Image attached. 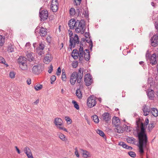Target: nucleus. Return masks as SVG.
I'll return each mask as SVG.
<instances>
[{
    "mask_svg": "<svg viewBox=\"0 0 158 158\" xmlns=\"http://www.w3.org/2000/svg\"><path fill=\"white\" fill-rule=\"evenodd\" d=\"M147 94L148 98L151 100L153 99L155 97L154 91L152 89H149L147 92Z\"/></svg>",
    "mask_w": 158,
    "mask_h": 158,
    "instance_id": "obj_22",
    "label": "nucleus"
},
{
    "mask_svg": "<svg viewBox=\"0 0 158 158\" xmlns=\"http://www.w3.org/2000/svg\"><path fill=\"white\" fill-rule=\"evenodd\" d=\"M127 142L130 143H134L135 142V139L133 137H128L127 139Z\"/></svg>",
    "mask_w": 158,
    "mask_h": 158,
    "instance_id": "obj_33",
    "label": "nucleus"
},
{
    "mask_svg": "<svg viewBox=\"0 0 158 158\" xmlns=\"http://www.w3.org/2000/svg\"><path fill=\"white\" fill-rule=\"evenodd\" d=\"M152 80V79L151 78H149L148 79V83H150V85L153 84V82H151V81Z\"/></svg>",
    "mask_w": 158,
    "mask_h": 158,
    "instance_id": "obj_61",
    "label": "nucleus"
},
{
    "mask_svg": "<svg viewBox=\"0 0 158 158\" xmlns=\"http://www.w3.org/2000/svg\"><path fill=\"white\" fill-rule=\"evenodd\" d=\"M83 15H84V16L86 18H88V16H89L88 11L87 10L86 8L85 10L84 9V11L83 13Z\"/></svg>",
    "mask_w": 158,
    "mask_h": 158,
    "instance_id": "obj_43",
    "label": "nucleus"
},
{
    "mask_svg": "<svg viewBox=\"0 0 158 158\" xmlns=\"http://www.w3.org/2000/svg\"><path fill=\"white\" fill-rule=\"evenodd\" d=\"M57 128L59 129L60 127L63 125V122L62 120L60 118H55L54 122Z\"/></svg>",
    "mask_w": 158,
    "mask_h": 158,
    "instance_id": "obj_16",
    "label": "nucleus"
},
{
    "mask_svg": "<svg viewBox=\"0 0 158 158\" xmlns=\"http://www.w3.org/2000/svg\"><path fill=\"white\" fill-rule=\"evenodd\" d=\"M68 24L71 29H74L75 28L76 32L77 33L83 34L85 32V24L83 20L76 21L74 19H71Z\"/></svg>",
    "mask_w": 158,
    "mask_h": 158,
    "instance_id": "obj_2",
    "label": "nucleus"
},
{
    "mask_svg": "<svg viewBox=\"0 0 158 158\" xmlns=\"http://www.w3.org/2000/svg\"><path fill=\"white\" fill-rule=\"evenodd\" d=\"M44 46L42 43H40L39 47L36 48L37 52L39 55H41L42 54V51L44 48Z\"/></svg>",
    "mask_w": 158,
    "mask_h": 158,
    "instance_id": "obj_23",
    "label": "nucleus"
},
{
    "mask_svg": "<svg viewBox=\"0 0 158 158\" xmlns=\"http://www.w3.org/2000/svg\"><path fill=\"white\" fill-rule=\"evenodd\" d=\"M72 103L73 104L74 107L77 110H79V105H78L77 103L74 100H73L72 101Z\"/></svg>",
    "mask_w": 158,
    "mask_h": 158,
    "instance_id": "obj_40",
    "label": "nucleus"
},
{
    "mask_svg": "<svg viewBox=\"0 0 158 158\" xmlns=\"http://www.w3.org/2000/svg\"><path fill=\"white\" fill-rule=\"evenodd\" d=\"M154 127V124L153 123H150L148 126V129L150 131Z\"/></svg>",
    "mask_w": 158,
    "mask_h": 158,
    "instance_id": "obj_45",
    "label": "nucleus"
},
{
    "mask_svg": "<svg viewBox=\"0 0 158 158\" xmlns=\"http://www.w3.org/2000/svg\"><path fill=\"white\" fill-rule=\"evenodd\" d=\"M141 131L138 133L139 138V152L140 154H143L144 152V149L147 148L148 138L145 133V129L144 127L143 124L141 123L140 125Z\"/></svg>",
    "mask_w": 158,
    "mask_h": 158,
    "instance_id": "obj_1",
    "label": "nucleus"
},
{
    "mask_svg": "<svg viewBox=\"0 0 158 158\" xmlns=\"http://www.w3.org/2000/svg\"><path fill=\"white\" fill-rule=\"evenodd\" d=\"M39 100L37 99L35 102H34V103L35 104H37L39 102Z\"/></svg>",
    "mask_w": 158,
    "mask_h": 158,
    "instance_id": "obj_64",
    "label": "nucleus"
},
{
    "mask_svg": "<svg viewBox=\"0 0 158 158\" xmlns=\"http://www.w3.org/2000/svg\"><path fill=\"white\" fill-rule=\"evenodd\" d=\"M95 98L94 96H91L89 97L87 100V104L88 106L91 108L95 106L96 104Z\"/></svg>",
    "mask_w": 158,
    "mask_h": 158,
    "instance_id": "obj_8",
    "label": "nucleus"
},
{
    "mask_svg": "<svg viewBox=\"0 0 158 158\" xmlns=\"http://www.w3.org/2000/svg\"><path fill=\"white\" fill-rule=\"evenodd\" d=\"M124 128L123 130L124 131H126L127 132H129L130 131H131L132 130V127H131L130 126H127L126 125H124L123 126Z\"/></svg>",
    "mask_w": 158,
    "mask_h": 158,
    "instance_id": "obj_36",
    "label": "nucleus"
},
{
    "mask_svg": "<svg viewBox=\"0 0 158 158\" xmlns=\"http://www.w3.org/2000/svg\"><path fill=\"white\" fill-rule=\"evenodd\" d=\"M65 119L67 122V123L69 124L71 123L72 122V120L70 118L68 117H65Z\"/></svg>",
    "mask_w": 158,
    "mask_h": 158,
    "instance_id": "obj_48",
    "label": "nucleus"
},
{
    "mask_svg": "<svg viewBox=\"0 0 158 158\" xmlns=\"http://www.w3.org/2000/svg\"><path fill=\"white\" fill-rule=\"evenodd\" d=\"M27 82L28 85H30L31 83V79L30 78H28L27 81Z\"/></svg>",
    "mask_w": 158,
    "mask_h": 158,
    "instance_id": "obj_59",
    "label": "nucleus"
},
{
    "mask_svg": "<svg viewBox=\"0 0 158 158\" xmlns=\"http://www.w3.org/2000/svg\"><path fill=\"white\" fill-rule=\"evenodd\" d=\"M96 132L97 134H98L100 136L106 139V137L104 133L102 131L100 130H96Z\"/></svg>",
    "mask_w": 158,
    "mask_h": 158,
    "instance_id": "obj_34",
    "label": "nucleus"
},
{
    "mask_svg": "<svg viewBox=\"0 0 158 158\" xmlns=\"http://www.w3.org/2000/svg\"><path fill=\"white\" fill-rule=\"evenodd\" d=\"M5 42V38L0 35V46H2Z\"/></svg>",
    "mask_w": 158,
    "mask_h": 158,
    "instance_id": "obj_39",
    "label": "nucleus"
},
{
    "mask_svg": "<svg viewBox=\"0 0 158 158\" xmlns=\"http://www.w3.org/2000/svg\"><path fill=\"white\" fill-rule=\"evenodd\" d=\"M76 5H79L81 2V0H74Z\"/></svg>",
    "mask_w": 158,
    "mask_h": 158,
    "instance_id": "obj_50",
    "label": "nucleus"
},
{
    "mask_svg": "<svg viewBox=\"0 0 158 158\" xmlns=\"http://www.w3.org/2000/svg\"><path fill=\"white\" fill-rule=\"evenodd\" d=\"M76 94L77 98L79 99H81L82 98V94L81 90L80 89H78L76 90Z\"/></svg>",
    "mask_w": 158,
    "mask_h": 158,
    "instance_id": "obj_32",
    "label": "nucleus"
},
{
    "mask_svg": "<svg viewBox=\"0 0 158 158\" xmlns=\"http://www.w3.org/2000/svg\"><path fill=\"white\" fill-rule=\"evenodd\" d=\"M52 60L51 56L47 54L44 58L43 61L45 64H48Z\"/></svg>",
    "mask_w": 158,
    "mask_h": 158,
    "instance_id": "obj_25",
    "label": "nucleus"
},
{
    "mask_svg": "<svg viewBox=\"0 0 158 158\" xmlns=\"http://www.w3.org/2000/svg\"><path fill=\"white\" fill-rule=\"evenodd\" d=\"M75 154L76 155L77 157H79V154L78 152V150L77 149V148H76L75 149Z\"/></svg>",
    "mask_w": 158,
    "mask_h": 158,
    "instance_id": "obj_51",
    "label": "nucleus"
},
{
    "mask_svg": "<svg viewBox=\"0 0 158 158\" xmlns=\"http://www.w3.org/2000/svg\"><path fill=\"white\" fill-rule=\"evenodd\" d=\"M86 41L89 44V46H90V49H91L93 47V43L91 40L90 39V37L86 39Z\"/></svg>",
    "mask_w": 158,
    "mask_h": 158,
    "instance_id": "obj_38",
    "label": "nucleus"
},
{
    "mask_svg": "<svg viewBox=\"0 0 158 158\" xmlns=\"http://www.w3.org/2000/svg\"><path fill=\"white\" fill-rule=\"evenodd\" d=\"M19 65L20 69L23 70H25L27 69V62H23Z\"/></svg>",
    "mask_w": 158,
    "mask_h": 158,
    "instance_id": "obj_26",
    "label": "nucleus"
},
{
    "mask_svg": "<svg viewBox=\"0 0 158 158\" xmlns=\"http://www.w3.org/2000/svg\"><path fill=\"white\" fill-rule=\"evenodd\" d=\"M69 42L70 45L71 47L74 48L76 44H78L79 43V40L77 35L75 34L73 37H70Z\"/></svg>",
    "mask_w": 158,
    "mask_h": 158,
    "instance_id": "obj_7",
    "label": "nucleus"
},
{
    "mask_svg": "<svg viewBox=\"0 0 158 158\" xmlns=\"http://www.w3.org/2000/svg\"><path fill=\"white\" fill-rule=\"evenodd\" d=\"M151 45L156 47L158 45V34L154 35L151 39Z\"/></svg>",
    "mask_w": 158,
    "mask_h": 158,
    "instance_id": "obj_15",
    "label": "nucleus"
},
{
    "mask_svg": "<svg viewBox=\"0 0 158 158\" xmlns=\"http://www.w3.org/2000/svg\"><path fill=\"white\" fill-rule=\"evenodd\" d=\"M70 14L71 16H73L76 14L78 16L81 15L82 13V10L80 9H78L77 10L76 12L75 11V9L74 8H71L69 10Z\"/></svg>",
    "mask_w": 158,
    "mask_h": 158,
    "instance_id": "obj_13",
    "label": "nucleus"
},
{
    "mask_svg": "<svg viewBox=\"0 0 158 158\" xmlns=\"http://www.w3.org/2000/svg\"><path fill=\"white\" fill-rule=\"evenodd\" d=\"M24 152L26 154L28 158H34L29 148L26 147L24 148Z\"/></svg>",
    "mask_w": 158,
    "mask_h": 158,
    "instance_id": "obj_19",
    "label": "nucleus"
},
{
    "mask_svg": "<svg viewBox=\"0 0 158 158\" xmlns=\"http://www.w3.org/2000/svg\"><path fill=\"white\" fill-rule=\"evenodd\" d=\"M142 110L143 113V115L145 116L148 115L150 112V108L148 106L146 105L143 106Z\"/></svg>",
    "mask_w": 158,
    "mask_h": 158,
    "instance_id": "obj_18",
    "label": "nucleus"
},
{
    "mask_svg": "<svg viewBox=\"0 0 158 158\" xmlns=\"http://www.w3.org/2000/svg\"><path fill=\"white\" fill-rule=\"evenodd\" d=\"M59 129L60 130H63V131H64L66 132L68 131L67 129H66L65 128L63 127V125L62 126L60 127L59 128Z\"/></svg>",
    "mask_w": 158,
    "mask_h": 158,
    "instance_id": "obj_57",
    "label": "nucleus"
},
{
    "mask_svg": "<svg viewBox=\"0 0 158 158\" xmlns=\"http://www.w3.org/2000/svg\"><path fill=\"white\" fill-rule=\"evenodd\" d=\"M146 58L147 60H149L150 61V63L152 65H154L156 64V55L155 53H153L152 55L150 56V54L148 53V51H147L146 55Z\"/></svg>",
    "mask_w": 158,
    "mask_h": 158,
    "instance_id": "obj_5",
    "label": "nucleus"
},
{
    "mask_svg": "<svg viewBox=\"0 0 158 158\" xmlns=\"http://www.w3.org/2000/svg\"><path fill=\"white\" fill-rule=\"evenodd\" d=\"M15 148H16V150L17 151L18 154H20V151L19 149L18 148L17 146L15 147Z\"/></svg>",
    "mask_w": 158,
    "mask_h": 158,
    "instance_id": "obj_62",
    "label": "nucleus"
},
{
    "mask_svg": "<svg viewBox=\"0 0 158 158\" xmlns=\"http://www.w3.org/2000/svg\"><path fill=\"white\" fill-rule=\"evenodd\" d=\"M15 48L13 45L10 44L8 46L7 50L9 52H12L14 51Z\"/></svg>",
    "mask_w": 158,
    "mask_h": 158,
    "instance_id": "obj_35",
    "label": "nucleus"
},
{
    "mask_svg": "<svg viewBox=\"0 0 158 158\" xmlns=\"http://www.w3.org/2000/svg\"><path fill=\"white\" fill-rule=\"evenodd\" d=\"M129 155L132 157H135L136 156L135 153L133 152L130 151L128 152Z\"/></svg>",
    "mask_w": 158,
    "mask_h": 158,
    "instance_id": "obj_44",
    "label": "nucleus"
},
{
    "mask_svg": "<svg viewBox=\"0 0 158 158\" xmlns=\"http://www.w3.org/2000/svg\"><path fill=\"white\" fill-rule=\"evenodd\" d=\"M40 17L42 21H44L47 19L48 16V12L45 10H43L40 12Z\"/></svg>",
    "mask_w": 158,
    "mask_h": 158,
    "instance_id": "obj_11",
    "label": "nucleus"
},
{
    "mask_svg": "<svg viewBox=\"0 0 158 158\" xmlns=\"http://www.w3.org/2000/svg\"><path fill=\"white\" fill-rule=\"evenodd\" d=\"M84 72V69L83 68H80L77 73V77H78L77 79V82L81 84V80L83 77V74Z\"/></svg>",
    "mask_w": 158,
    "mask_h": 158,
    "instance_id": "obj_14",
    "label": "nucleus"
},
{
    "mask_svg": "<svg viewBox=\"0 0 158 158\" xmlns=\"http://www.w3.org/2000/svg\"><path fill=\"white\" fill-rule=\"evenodd\" d=\"M30 43L29 42L27 43L25 46V49H29L30 48Z\"/></svg>",
    "mask_w": 158,
    "mask_h": 158,
    "instance_id": "obj_49",
    "label": "nucleus"
},
{
    "mask_svg": "<svg viewBox=\"0 0 158 158\" xmlns=\"http://www.w3.org/2000/svg\"><path fill=\"white\" fill-rule=\"evenodd\" d=\"M82 152V155L84 158H87L90 156L89 152L86 150H84L82 149H80Z\"/></svg>",
    "mask_w": 158,
    "mask_h": 158,
    "instance_id": "obj_29",
    "label": "nucleus"
},
{
    "mask_svg": "<svg viewBox=\"0 0 158 158\" xmlns=\"http://www.w3.org/2000/svg\"><path fill=\"white\" fill-rule=\"evenodd\" d=\"M111 119V116L110 114L108 112L104 113L101 117V119L103 121L108 122Z\"/></svg>",
    "mask_w": 158,
    "mask_h": 158,
    "instance_id": "obj_17",
    "label": "nucleus"
},
{
    "mask_svg": "<svg viewBox=\"0 0 158 158\" xmlns=\"http://www.w3.org/2000/svg\"><path fill=\"white\" fill-rule=\"evenodd\" d=\"M57 0H52L50 5L51 9L53 12H56L58 10Z\"/></svg>",
    "mask_w": 158,
    "mask_h": 158,
    "instance_id": "obj_10",
    "label": "nucleus"
},
{
    "mask_svg": "<svg viewBox=\"0 0 158 158\" xmlns=\"http://www.w3.org/2000/svg\"><path fill=\"white\" fill-rule=\"evenodd\" d=\"M15 73L13 71L10 72L9 74L10 77L11 78H15Z\"/></svg>",
    "mask_w": 158,
    "mask_h": 158,
    "instance_id": "obj_46",
    "label": "nucleus"
},
{
    "mask_svg": "<svg viewBox=\"0 0 158 158\" xmlns=\"http://www.w3.org/2000/svg\"><path fill=\"white\" fill-rule=\"evenodd\" d=\"M43 69L42 66L39 64L34 66L31 70L33 73L38 74L42 71Z\"/></svg>",
    "mask_w": 158,
    "mask_h": 158,
    "instance_id": "obj_6",
    "label": "nucleus"
},
{
    "mask_svg": "<svg viewBox=\"0 0 158 158\" xmlns=\"http://www.w3.org/2000/svg\"><path fill=\"white\" fill-rule=\"evenodd\" d=\"M150 113L152 115L155 117H156L158 116V111L157 110L154 108H152L150 110Z\"/></svg>",
    "mask_w": 158,
    "mask_h": 158,
    "instance_id": "obj_28",
    "label": "nucleus"
},
{
    "mask_svg": "<svg viewBox=\"0 0 158 158\" xmlns=\"http://www.w3.org/2000/svg\"><path fill=\"white\" fill-rule=\"evenodd\" d=\"M118 145L126 149H127V147H128V145H127L124 142H119Z\"/></svg>",
    "mask_w": 158,
    "mask_h": 158,
    "instance_id": "obj_41",
    "label": "nucleus"
},
{
    "mask_svg": "<svg viewBox=\"0 0 158 158\" xmlns=\"http://www.w3.org/2000/svg\"><path fill=\"white\" fill-rule=\"evenodd\" d=\"M33 53L31 52H29L28 51H27L26 53V56L27 57L26 59H27L29 61H31L33 60L34 59V58L32 56V54Z\"/></svg>",
    "mask_w": 158,
    "mask_h": 158,
    "instance_id": "obj_24",
    "label": "nucleus"
},
{
    "mask_svg": "<svg viewBox=\"0 0 158 158\" xmlns=\"http://www.w3.org/2000/svg\"><path fill=\"white\" fill-rule=\"evenodd\" d=\"M25 62H27L26 58L24 56H21L18 59L19 64Z\"/></svg>",
    "mask_w": 158,
    "mask_h": 158,
    "instance_id": "obj_30",
    "label": "nucleus"
},
{
    "mask_svg": "<svg viewBox=\"0 0 158 158\" xmlns=\"http://www.w3.org/2000/svg\"><path fill=\"white\" fill-rule=\"evenodd\" d=\"M93 120L96 123H98L99 122V120L97 115H94L92 116L91 117Z\"/></svg>",
    "mask_w": 158,
    "mask_h": 158,
    "instance_id": "obj_37",
    "label": "nucleus"
},
{
    "mask_svg": "<svg viewBox=\"0 0 158 158\" xmlns=\"http://www.w3.org/2000/svg\"><path fill=\"white\" fill-rule=\"evenodd\" d=\"M83 53V56H84L85 60L87 61H88L90 57V54L89 51L87 49H84V52Z\"/></svg>",
    "mask_w": 158,
    "mask_h": 158,
    "instance_id": "obj_20",
    "label": "nucleus"
},
{
    "mask_svg": "<svg viewBox=\"0 0 158 158\" xmlns=\"http://www.w3.org/2000/svg\"><path fill=\"white\" fill-rule=\"evenodd\" d=\"M53 70V67L52 64L50 65V68L49 70L48 71V72L49 73H51Z\"/></svg>",
    "mask_w": 158,
    "mask_h": 158,
    "instance_id": "obj_55",
    "label": "nucleus"
},
{
    "mask_svg": "<svg viewBox=\"0 0 158 158\" xmlns=\"http://www.w3.org/2000/svg\"><path fill=\"white\" fill-rule=\"evenodd\" d=\"M43 86L42 85L40 84H37L35 86V89L36 90H39L42 88Z\"/></svg>",
    "mask_w": 158,
    "mask_h": 158,
    "instance_id": "obj_42",
    "label": "nucleus"
},
{
    "mask_svg": "<svg viewBox=\"0 0 158 158\" xmlns=\"http://www.w3.org/2000/svg\"><path fill=\"white\" fill-rule=\"evenodd\" d=\"M85 37L86 39H87L88 38H89L90 37L89 36V33L86 32L85 34Z\"/></svg>",
    "mask_w": 158,
    "mask_h": 158,
    "instance_id": "obj_58",
    "label": "nucleus"
},
{
    "mask_svg": "<svg viewBox=\"0 0 158 158\" xmlns=\"http://www.w3.org/2000/svg\"><path fill=\"white\" fill-rule=\"evenodd\" d=\"M5 62V59L2 56H0V63L4 64Z\"/></svg>",
    "mask_w": 158,
    "mask_h": 158,
    "instance_id": "obj_54",
    "label": "nucleus"
},
{
    "mask_svg": "<svg viewBox=\"0 0 158 158\" xmlns=\"http://www.w3.org/2000/svg\"><path fill=\"white\" fill-rule=\"evenodd\" d=\"M115 127L116 128H114V131L115 132L118 133L123 132L124 131L123 129V128L122 127L119 126V125Z\"/></svg>",
    "mask_w": 158,
    "mask_h": 158,
    "instance_id": "obj_27",
    "label": "nucleus"
},
{
    "mask_svg": "<svg viewBox=\"0 0 158 158\" xmlns=\"http://www.w3.org/2000/svg\"><path fill=\"white\" fill-rule=\"evenodd\" d=\"M112 123L115 127L117 126L120 124V120L118 117H114L112 119Z\"/></svg>",
    "mask_w": 158,
    "mask_h": 158,
    "instance_id": "obj_21",
    "label": "nucleus"
},
{
    "mask_svg": "<svg viewBox=\"0 0 158 158\" xmlns=\"http://www.w3.org/2000/svg\"><path fill=\"white\" fill-rule=\"evenodd\" d=\"M149 123V120L148 118H146L145 121V125L147 126Z\"/></svg>",
    "mask_w": 158,
    "mask_h": 158,
    "instance_id": "obj_60",
    "label": "nucleus"
},
{
    "mask_svg": "<svg viewBox=\"0 0 158 158\" xmlns=\"http://www.w3.org/2000/svg\"><path fill=\"white\" fill-rule=\"evenodd\" d=\"M51 83V84H52L56 80V77L55 76L53 75L50 78Z\"/></svg>",
    "mask_w": 158,
    "mask_h": 158,
    "instance_id": "obj_47",
    "label": "nucleus"
},
{
    "mask_svg": "<svg viewBox=\"0 0 158 158\" xmlns=\"http://www.w3.org/2000/svg\"><path fill=\"white\" fill-rule=\"evenodd\" d=\"M78 77L77 76V72H73L72 74L70 79V81L71 84L73 85L77 81Z\"/></svg>",
    "mask_w": 158,
    "mask_h": 158,
    "instance_id": "obj_12",
    "label": "nucleus"
},
{
    "mask_svg": "<svg viewBox=\"0 0 158 158\" xmlns=\"http://www.w3.org/2000/svg\"><path fill=\"white\" fill-rule=\"evenodd\" d=\"M84 81L86 86H89L91 85L93 82V80L90 74L87 73L85 75Z\"/></svg>",
    "mask_w": 158,
    "mask_h": 158,
    "instance_id": "obj_9",
    "label": "nucleus"
},
{
    "mask_svg": "<svg viewBox=\"0 0 158 158\" xmlns=\"http://www.w3.org/2000/svg\"><path fill=\"white\" fill-rule=\"evenodd\" d=\"M57 135L59 136V137L63 141H65L67 140V138L63 134L60 133H58Z\"/></svg>",
    "mask_w": 158,
    "mask_h": 158,
    "instance_id": "obj_31",
    "label": "nucleus"
},
{
    "mask_svg": "<svg viewBox=\"0 0 158 158\" xmlns=\"http://www.w3.org/2000/svg\"><path fill=\"white\" fill-rule=\"evenodd\" d=\"M66 79V75L64 74H62V79L64 81H65Z\"/></svg>",
    "mask_w": 158,
    "mask_h": 158,
    "instance_id": "obj_56",
    "label": "nucleus"
},
{
    "mask_svg": "<svg viewBox=\"0 0 158 158\" xmlns=\"http://www.w3.org/2000/svg\"><path fill=\"white\" fill-rule=\"evenodd\" d=\"M77 62H73L72 64V66L73 68H76L77 66Z\"/></svg>",
    "mask_w": 158,
    "mask_h": 158,
    "instance_id": "obj_53",
    "label": "nucleus"
},
{
    "mask_svg": "<svg viewBox=\"0 0 158 158\" xmlns=\"http://www.w3.org/2000/svg\"><path fill=\"white\" fill-rule=\"evenodd\" d=\"M35 33L36 35L39 34L41 37H44L47 34V29L43 27L38 26L35 29Z\"/></svg>",
    "mask_w": 158,
    "mask_h": 158,
    "instance_id": "obj_4",
    "label": "nucleus"
},
{
    "mask_svg": "<svg viewBox=\"0 0 158 158\" xmlns=\"http://www.w3.org/2000/svg\"><path fill=\"white\" fill-rule=\"evenodd\" d=\"M82 43H80V46L79 49V51L77 50H74L72 53L71 56L74 59H77L78 58V56L80 58L83 57V53L84 52L83 47L82 46Z\"/></svg>",
    "mask_w": 158,
    "mask_h": 158,
    "instance_id": "obj_3",
    "label": "nucleus"
},
{
    "mask_svg": "<svg viewBox=\"0 0 158 158\" xmlns=\"http://www.w3.org/2000/svg\"><path fill=\"white\" fill-rule=\"evenodd\" d=\"M50 39H51V38H50V36L48 37L47 38H46L47 40V41L48 42H50Z\"/></svg>",
    "mask_w": 158,
    "mask_h": 158,
    "instance_id": "obj_63",
    "label": "nucleus"
},
{
    "mask_svg": "<svg viewBox=\"0 0 158 158\" xmlns=\"http://www.w3.org/2000/svg\"><path fill=\"white\" fill-rule=\"evenodd\" d=\"M61 73V69L60 67H58L57 69V71L56 74L57 75L59 76Z\"/></svg>",
    "mask_w": 158,
    "mask_h": 158,
    "instance_id": "obj_52",
    "label": "nucleus"
}]
</instances>
